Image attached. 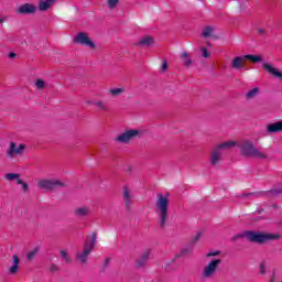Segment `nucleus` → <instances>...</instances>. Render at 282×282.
I'll return each mask as SVG.
<instances>
[{
    "instance_id": "1",
    "label": "nucleus",
    "mask_w": 282,
    "mask_h": 282,
    "mask_svg": "<svg viewBox=\"0 0 282 282\" xmlns=\"http://www.w3.org/2000/svg\"><path fill=\"white\" fill-rule=\"evenodd\" d=\"M245 237L251 243H259L260 246H265V243H270V241H279V239H281L280 234L252 230L246 231Z\"/></svg>"
},
{
    "instance_id": "2",
    "label": "nucleus",
    "mask_w": 282,
    "mask_h": 282,
    "mask_svg": "<svg viewBox=\"0 0 282 282\" xmlns=\"http://www.w3.org/2000/svg\"><path fill=\"white\" fill-rule=\"evenodd\" d=\"M156 210L159 215V225L161 228L166 227V219H169V194H158L156 198Z\"/></svg>"
},
{
    "instance_id": "3",
    "label": "nucleus",
    "mask_w": 282,
    "mask_h": 282,
    "mask_svg": "<svg viewBox=\"0 0 282 282\" xmlns=\"http://www.w3.org/2000/svg\"><path fill=\"white\" fill-rule=\"evenodd\" d=\"M240 153L243 158H258V160H268V154L261 152L254 147L252 141H245L240 144Z\"/></svg>"
},
{
    "instance_id": "4",
    "label": "nucleus",
    "mask_w": 282,
    "mask_h": 282,
    "mask_svg": "<svg viewBox=\"0 0 282 282\" xmlns=\"http://www.w3.org/2000/svg\"><path fill=\"white\" fill-rule=\"evenodd\" d=\"M231 147H235V142L234 141H227L224 143H220L218 145H216L210 153V164L212 166H217V164H219V162H221V153L223 150H228L231 149Z\"/></svg>"
},
{
    "instance_id": "5",
    "label": "nucleus",
    "mask_w": 282,
    "mask_h": 282,
    "mask_svg": "<svg viewBox=\"0 0 282 282\" xmlns=\"http://www.w3.org/2000/svg\"><path fill=\"white\" fill-rule=\"evenodd\" d=\"M37 186L43 191H54L56 188H63L67 186V184L61 180H43L37 183Z\"/></svg>"
},
{
    "instance_id": "6",
    "label": "nucleus",
    "mask_w": 282,
    "mask_h": 282,
    "mask_svg": "<svg viewBox=\"0 0 282 282\" xmlns=\"http://www.w3.org/2000/svg\"><path fill=\"white\" fill-rule=\"evenodd\" d=\"M219 265H221V259L212 260L207 265H205L202 276L204 279H212V276H215L217 270H219Z\"/></svg>"
},
{
    "instance_id": "7",
    "label": "nucleus",
    "mask_w": 282,
    "mask_h": 282,
    "mask_svg": "<svg viewBox=\"0 0 282 282\" xmlns=\"http://www.w3.org/2000/svg\"><path fill=\"white\" fill-rule=\"evenodd\" d=\"M138 135H140V130L130 129L119 134L116 138V142H121V144H129V142H131V140H135Z\"/></svg>"
},
{
    "instance_id": "8",
    "label": "nucleus",
    "mask_w": 282,
    "mask_h": 282,
    "mask_svg": "<svg viewBox=\"0 0 282 282\" xmlns=\"http://www.w3.org/2000/svg\"><path fill=\"white\" fill-rule=\"evenodd\" d=\"M91 252H94V249L89 247V242H85L84 249L76 252L75 260L78 261V263H80L82 265H87V261Z\"/></svg>"
},
{
    "instance_id": "9",
    "label": "nucleus",
    "mask_w": 282,
    "mask_h": 282,
    "mask_svg": "<svg viewBox=\"0 0 282 282\" xmlns=\"http://www.w3.org/2000/svg\"><path fill=\"white\" fill-rule=\"evenodd\" d=\"M74 43H77L78 45H84L85 47H90L94 50L96 47V43L91 41V37H89V34L85 32H79L74 37Z\"/></svg>"
},
{
    "instance_id": "10",
    "label": "nucleus",
    "mask_w": 282,
    "mask_h": 282,
    "mask_svg": "<svg viewBox=\"0 0 282 282\" xmlns=\"http://www.w3.org/2000/svg\"><path fill=\"white\" fill-rule=\"evenodd\" d=\"M25 151V144H20L17 148V143L11 142L7 151L8 158H14V155H21Z\"/></svg>"
},
{
    "instance_id": "11",
    "label": "nucleus",
    "mask_w": 282,
    "mask_h": 282,
    "mask_svg": "<svg viewBox=\"0 0 282 282\" xmlns=\"http://www.w3.org/2000/svg\"><path fill=\"white\" fill-rule=\"evenodd\" d=\"M36 12V6L32 3H24L18 8V14H34Z\"/></svg>"
},
{
    "instance_id": "12",
    "label": "nucleus",
    "mask_w": 282,
    "mask_h": 282,
    "mask_svg": "<svg viewBox=\"0 0 282 282\" xmlns=\"http://www.w3.org/2000/svg\"><path fill=\"white\" fill-rule=\"evenodd\" d=\"M123 202L126 204L127 210H131V200L133 199V194H131V189L127 186L123 187L122 192Z\"/></svg>"
},
{
    "instance_id": "13",
    "label": "nucleus",
    "mask_w": 282,
    "mask_h": 282,
    "mask_svg": "<svg viewBox=\"0 0 282 282\" xmlns=\"http://www.w3.org/2000/svg\"><path fill=\"white\" fill-rule=\"evenodd\" d=\"M231 67L234 69H243L246 67V57L243 56H237L231 61Z\"/></svg>"
},
{
    "instance_id": "14",
    "label": "nucleus",
    "mask_w": 282,
    "mask_h": 282,
    "mask_svg": "<svg viewBox=\"0 0 282 282\" xmlns=\"http://www.w3.org/2000/svg\"><path fill=\"white\" fill-rule=\"evenodd\" d=\"M149 257H151V251L145 250L137 260V268H144V265H147V261H149Z\"/></svg>"
},
{
    "instance_id": "15",
    "label": "nucleus",
    "mask_w": 282,
    "mask_h": 282,
    "mask_svg": "<svg viewBox=\"0 0 282 282\" xmlns=\"http://www.w3.org/2000/svg\"><path fill=\"white\" fill-rule=\"evenodd\" d=\"M56 3V0H40L39 2V10L40 12H47L52 6Z\"/></svg>"
},
{
    "instance_id": "16",
    "label": "nucleus",
    "mask_w": 282,
    "mask_h": 282,
    "mask_svg": "<svg viewBox=\"0 0 282 282\" xmlns=\"http://www.w3.org/2000/svg\"><path fill=\"white\" fill-rule=\"evenodd\" d=\"M263 69L271 74L272 76H275V78H280L282 80V74L279 72L276 68H274L271 64L264 63L263 64Z\"/></svg>"
},
{
    "instance_id": "17",
    "label": "nucleus",
    "mask_w": 282,
    "mask_h": 282,
    "mask_svg": "<svg viewBox=\"0 0 282 282\" xmlns=\"http://www.w3.org/2000/svg\"><path fill=\"white\" fill-rule=\"evenodd\" d=\"M259 195H262L264 197H279V195H282V187H274L267 192H261Z\"/></svg>"
},
{
    "instance_id": "18",
    "label": "nucleus",
    "mask_w": 282,
    "mask_h": 282,
    "mask_svg": "<svg viewBox=\"0 0 282 282\" xmlns=\"http://www.w3.org/2000/svg\"><path fill=\"white\" fill-rule=\"evenodd\" d=\"M75 217H88V215H91V209L88 207H77L74 210Z\"/></svg>"
},
{
    "instance_id": "19",
    "label": "nucleus",
    "mask_w": 282,
    "mask_h": 282,
    "mask_svg": "<svg viewBox=\"0 0 282 282\" xmlns=\"http://www.w3.org/2000/svg\"><path fill=\"white\" fill-rule=\"evenodd\" d=\"M153 43H154L153 36H144L137 43V45H143V47H151Z\"/></svg>"
},
{
    "instance_id": "20",
    "label": "nucleus",
    "mask_w": 282,
    "mask_h": 282,
    "mask_svg": "<svg viewBox=\"0 0 282 282\" xmlns=\"http://www.w3.org/2000/svg\"><path fill=\"white\" fill-rule=\"evenodd\" d=\"M13 265L9 269L10 274H17L19 272V256L13 254Z\"/></svg>"
},
{
    "instance_id": "21",
    "label": "nucleus",
    "mask_w": 282,
    "mask_h": 282,
    "mask_svg": "<svg viewBox=\"0 0 282 282\" xmlns=\"http://www.w3.org/2000/svg\"><path fill=\"white\" fill-rule=\"evenodd\" d=\"M245 61H249L250 63H261L263 61V57L261 55L248 54L245 55Z\"/></svg>"
},
{
    "instance_id": "22",
    "label": "nucleus",
    "mask_w": 282,
    "mask_h": 282,
    "mask_svg": "<svg viewBox=\"0 0 282 282\" xmlns=\"http://www.w3.org/2000/svg\"><path fill=\"white\" fill-rule=\"evenodd\" d=\"M259 91H261V89H259V87H256V88L249 90L246 94L247 100H252V98H257V96H259Z\"/></svg>"
},
{
    "instance_id": "23",
    "label": "nucleus",
    "mask_w": 282,
    "mask_h": 282,
    "mask_svg": "<svg viewBox=\"0 0 282 282\" xmlns=\"http://www.w3.org/2000/svg\"><path fill=\"white\" fill-rule=\"evenodd\" d=\"M181 58H182L183 65H185V67H191V65L193 64V61L188 57V53H186V52L181 54Z\"/></svg>"
},
{
    "instance_id": "24",
    "label": "nucleus",
    "mask_w": 282,
    "mask_h": 282,
    "mask_svg": "<svg viewBox=\"0 0 282 282\" xmlns=\"http://www.w3.org/2000/svg\"><path fill=\"white\" fill-rule=\"evenodd\" d=\"M21 175L20 174H17V173H8L4 175V180H8L9 182H12L14 180H17V182H19Z\"/></svg>"
},
{
    "instance_id": "25",
    "label": "nucleus",
    "mask_w": 282,
    "mask_h": 282,
    "mask_svg": "<svg viewBox=\"0 0 282 282\" xmlns=\"http://www.w3.org/2000/svg\"><path fill=\"white\" fill-rule=\"evenodd\" d=\"M59 254H61V258L64 259L65 263L67 264L72 263V257H69V253L67 252V250H61Z\"/></svg>"
},
{
    "instance_id": "26",
    "label": "nucleus",
    "mask_w": 282,
    "mask_h": 282,
    "mask_svg": "<svg viewBox=\"0 0 282 282\" xmlns=\"http://www.w3.org/2000/svg\"><path fill=\"white\" fill-rule=\"evenodd\" d=\"M36 254H39V247H35L33 250H31L26 254V261H33V259H34V257H36Z\"/></svg>"
},
{
    "instance_id": "27",
    "label": "nucleus",
    "mask_w": 282,
    "mask_h": 282,
    "mask_svg": "<svg viewBox=\"0 0 282 282\" xmlns=\"http://www.w3.org/2000/svg\"><path fill=\"white\" fill-rule=\"evenodd\" d=\"M213 34V28L212 26H206L203 29V33H202V36L204 39H208V36H212Z\"/></svg>"
},
{
    "instance_id": "28",
    "label": "nucleus",
    "mask_w": 282,
    "mask_h": 282,
    "mask_svg": "<svg viewBox=\"0 0 282 282\" xmlns=\"http://www.w3.org/2000/svg\"><path fill=\"white\" fill-rule=\"evenodd\" d=\"M96 239H98V236L96 232H93L90 236V243H88V248H91L94 250V248H96Z\"/></svg>"
},
{
    "instance_id": "29",
    "label": "nucleus",
    "mask_w": 282,
    "mask_h": 282,
    "mask_svg": "<svg viewBox=\"0 0 282 282\" xmlns=\"http://www.w3.org/2000/svg\"><path fill=\"white\" fill-rule=\"evenodd\" d=\"M93 105L97 107V109H101L102 111H106L107 109V105H105V102L100 100L93 101Z\"/></svg>"
},
{
    "instance_id": "30",
    "label": "nucleus",
    "mask_w": 282,
    "mask_h": 282,
    "mask_svg": "<svg viewBox=\"0 0 282 282\" xmlns=\"http://www.w3.org/2000/svg\"><path fill=\"white\" fill-rule=\"evenodd\" d=\"M123 93H124V89L122 88H115L109 90V94H111V96L113 97H118L120 96V94H123Z\"/></svg>"
},
{
    "instance_id": "31",
    "label": "nucleus",
    "mask_w": 282,
    "mask_h": 282,
    "mask_svg": "<svg viewBox=\"0 0 282 282\" xmlns=\"http://www.w3.org/2000/svg\"><path fill=\"white\" fill-rule=\"evenodd\" d=\"M107 3L108 8L110 10H113L118 6V3H120V0H107Z\"/></svg>"
},
{
    "instance_id": "32",
    "label": "nucleus",
    "mask_w": 282,
    "mask_h": 282,
    "mask_svg": "<svg viewBox=\"0 0 282 282\" xmlns=\"http://www.w3.org/2000/svg\"><path fill=\"white\" fill-rule=\"evenodd\" d=\"M17 184H19L20 186H22L23 191H28V188H30V185L28 183H25L23 180L18 178Z\"/></svg>"
},
{
    "instance_id": "33",
    "label": "nucleus",
    "mask_w": 282,
    "mask_h": 282,
    "mask_svg": "<svg viewBox=\"0 0 282 282\" xmlns=\"http://www.w3.org/2000/svg\"><path fill=\"white\" fill-rule=\"evenodd\" d=\"M35 87H36L37 89H43V87H45V80H43V79H37V80L35 82Z\"/></svg>"
},
{
    "instance_id": "34",
    "label": "nucleus",
    "mask_w": 282,
    "mask_h": 282,
    "mask_svg": "<svg viewBox=\"0 0 282 282\" xmlns=\"http://www.w3.org/2000/svg\"><path fill=\"white\" fill-rule=\"evenodd\" d=\"M200 52H202L204 58H208V56H210V54L208 53V48H206V47H202Z\"/></svg>"
},
{
    "instance_id": "35",
    "label": "nucleus",
    "mask_w": 282,
    "mask_h": 282,
    "mask_svg": "<svg viewBox=\"0 0 282 282\" xmlns=\"http://www.w3.org/2000/svg\"><path fill=\"white\" fill-rule=\"evenodd\" d=\"M221 253V251H209L206 257H219V254Z\"/></svg>"
},
{
    "instance_id": "36",
    "label": "nucleus",
    "mask_w": 282,
    "mask_h": 282,
    "mask_svg": "<svg viewBox=\"0 0 282 282\" xmlns=\"http://www.w3.org/2000/svg\"><path fill=\"white\" fill-rule=\"evenodd\" d=\"M200 237H202V231H198L197 235H196V237H194V238L192 239V243L198 242Z\"/></svg>"
},
{
    "instance_id": "37",
    "label": "nucleus",
    "mask_w": 282,
    "mask_h": 282,
    "mask_svg": "<svg viewBox=\"0 0 282 282\" xmlns=\"http://www.w3.org/2000/svg\"><path fill=\"white\" fill-rule=\"evenodd\" d=\"M260 274H265V263L264 262L260 263Z\"/></svg>"
},
{
    "instance_id": "38",
    "label": "nucleus",
    "mask_w": 282,
    "mask_h": 282,
    "mask_svg": "<svg viewBox=\"0 0 282 282\" xmlns=\"http://www.w3.org/2000/svg\"><path fill=\"white\" fill-rule=\"evenodd\" d=\"M241 237H246V234H243V235L238 234V235L234 236L232 241H237V239H241Z\"/></svg>"
},
{
    "instance_id": "39",
    "label": "nucleus",
    "mask_w": 282,
    "mask_h": 282,
    "mask_svg": "<svg viewBox=\"0 0 282 282\" xmlns=\"http://www.w3.org/2000/svg\"><path fill=\"white\" fill-rule=\"evenodd\" d=\"M167 68H169V63L164 61L161 69L162 72H166Z\"/></svg>"
},
{
    "instance_id": "40",
    "label": "nucleus",
    "mask_w": 282,
    "mask_h": 282,
    "mask_svg": "<svg viewBox=\"0 0 282 282\" xmlns=\"http://www.w3.org/2000/svg\"><path fill=\"white\" fill-rule=\"evenodd\" d=\"M189 252H193V249H183L181 254H188Z\"/></svg>"
},
{
    "instance_id": "41",
    "label": "nucleus",
    "mask_w": 282,
    "mask_h": 282,
    "mask_svg": "<svg viewBox=\"0 0 282 282\" xmlns=\"http://www.w3.org/2000/svg\"><path fill=\"white\" fill-rule=\"evenodd\" d=\"M269 282H276V273L275 272H273Z\"/></svg>"
},
{
    "instance_id": "42",
    "label": "nucleus",
    "mask_w": 282,
    "mask_h": 282,
    "mask_svg": "<svg viewBox=\"0 0 282 282\" xmlns=\"http://www.w3.org/2000/svg\"><path fill=\"white\" fill-rule=\"evenodd\" d=\"M257 32H258V34H265V31L263 29H261V28H258Z\"/></svg>"
},
{
    "instance_id": "43",
    "label": "nucleus",
    "mask_w": 282,
    "mask_h": 282,
    "mask_svg": "<svg viewBox=\"0 0 282 282\" xmlns=\"http://www.w3.org/2000/svg\"><path fill=\"white\" fill-rule=\"evenodd\" d=\"M9 58H17V53H9Z\"/></svg>"
},
{
    "instance_id": "44",
    "label": "nucleus",
    "mask_w": 282,
    "mask_h": 282,
    "mask_svg": "<svg viewBox=\"0 0 282 282\" xmlns=\"http://www.w3.org/2000/svg\"><path fill=\"white\" fill-rule=\"evenodd\" d=\"M250 195H254V193L242 194V197H250Z\"/></svg>"
},
{
    "instance_id": "45",
    "label": "nucleus",
    "mask_w": 282,
    "mask_h": 282,
    "mask_svg": "<svg viewBox=\"0 0 282 282\" xmlns=\"http://www.w3.org/2000/svg\"><path fill=\"white\" fill-rule=\"evenodd\" d=\"M55 270H56V265H52V267H51V271H52V272H55Z\"/></svg>"
},
{
    "instance_id": "46",
    "label": "nucleus",
    "mask_w": 282,
    "mask_h": 282,
    "mask_svg": "<svg viewBox=\"0 0 282 282\" xmlns=\"http://www.w3.org/2000/svg\"><path fill=\"white\" fill-rule=\"evenodd\" d=\"M6 22V18H0V23H4Z\"/></svg>"
},
{
    "instance_id": "47",
    "label": "nucleus",
    "mask_w": 282,
    "mask_h": 282,
    "mask_svg": "<svg viewBox=\"0 0 282 282\" xmlns=\"http://www.w3.org/2000/svg\"><path fill=\"white\" fill-rule=\"evenodd\" d=\"M109 258L106 259V265H109Z\"/></svg>"
},
{
    "instance_id": "48",
    "label": "nucleus",
    "mask_w": 282,
    "mask_h": 282,
    "mask_svg": "<svg viewBox=\"0 0 282 282\" xmlns=\"http://www.w3.org/2000/svg\"><path fill=\"white\" fill-rule=\"evenodd\" d=\"M170 263H175V260L170 261Z\"/></svg>"
}]
</instances>
